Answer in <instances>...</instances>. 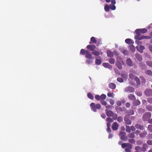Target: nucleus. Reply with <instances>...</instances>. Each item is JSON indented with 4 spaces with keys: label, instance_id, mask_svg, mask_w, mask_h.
<instances>
[{
    "label": "nucleus",
    "instance_id": "36",
    "mask_svg": "<svg viewBox=\"0 0 152 152\" xmlns=\"http://www.w3.org/2000/svg\"><path fill=\"white\" fill-rule=\"evenodd\" d=\"M106 121L109 123H112L113 120L112 118H110V117H107V118L106 119Z\"/></svg>",
    "mask_w": 152,
    "mask_h": 152
},
{
    "label": "nucleus",
    "instance_id": "53",
    "mask_svg": "<svg viewBox=\"0 0 152 152\" xmlns=\"http://www.w3.org/2000/svg\"><path fill=\"white\" fill-rule=\"evenodd\" d=\"M116 104L118 106H120L121 105L122 103L121 101L118 100L116 102Z\"/></svg>",
    "mask_w": 152,
    "mask_h": 152
},
{
    "label": "nucleus",
    "instance_id": "35",
    "mask_svg": "<svg viewBox=\"0 0 152 152\" xmlns=\"http://www.w3.org/2000/svg\"><path fill=\"white\" fill-rule=\"evenodd\" d=\"M104 9L106 12H108L110 10V7L108 4H107L105 6Z\"/></svg>",
    "mask_w": 152,
    "mask_h": 152
},
{
    "label": "nucleus",
    "instance_id": "59",
    "mask_svg": "<svg viewBox=\"0 0 152 152\" xmlns=\"http://www.w3.org/2000/svg\"><path fill=\"white\" fill-rule=\"evenodd\" d=\"M107 95L108 97H113V93L111 92H108L107 94Z\"/></svg>",
    "mask_w": 152,
    "mask_h": 152
},
{
    "label": "nucleus",
    "instance_id": "44",
    "mask_svg": "<svg viewBox=\"0 0 152 152\" xmlns=\"http://www.w3.org/2000/svg\"><path fill=\"white\" fill-rule=\"evenodd\" d=\"M146 109L149 111H152V106L148 105L146 107Z\"/></svg>",
    "mask_w": 152,
    "mask_h": 152
},
{
    "label": "nucleus",
    "instance_id": "19",
    "mask_svg": "<svg viewBox=\"0 0 152 152\" xmlns=\"http://www.w3.org/2000/svg\"><path fill=\"white\" fill-rule=\"evenodd\" d=\"M116 60L117 61L116 62L122 63L123 65H124V62L121 57L118 56L116 58Z\"/></svg>",
    "mask_w": 152,
    "mask_h": 152
},
{
    "label": "nucleus",
    "instance_id": "30",
    "mask_svg": "<svg viewBox=\"0 0 152 152\" xmlns=\"http://www.w3.org/2000/svg\"><path fill=\"white\" fill-rule=\"evenodd\" d=\"M135 43L137 44L138 45H140V48H144V46L141 45V42L139 40H136L135 41Z\"/></svg>",
    "mask_w": 152,
    "mask_h": 152
},
{
    "label": "nucleus",
    "instance_id": "10",
    "mask_svg": "<svg viewBox=\"0 0 152 152\" xmlns=\"http://www.w3.org/2000/svg\"><path fill=\"white\" fill-rule=\"evenodd\" d=\"M119 124L117 122H114L112 124V128L113 130H117L118 129Z\"/></svg>",
    "mask_w": 152,
    "mask_h": 152
},
{
    "label": "nucleus",
    "instance_id": "16",
    "mask_svg": "<svg viewBox=\"0 0 152 152\" xmlns=\"http://www.w3.org/2000/svg\"><path fill=\"white\" fill-rule=\"evenodd\" d=\"M125 42L126 44H133L134 43L133 40L129 38L126 39L125 40Z\"/></svg>",
    "mask_w": 152,
    "mask_h": 152
},
{
    "label": "nucleus",
    "instance_id": "46",
    "mask_svg": "<svg viewBox=\"0 0 152 152\" xmlns=\"http://www.w3.org/2000/svg\"><path fill=\"white\" fill-rule=\"evenodd\" d=\"M110 8L112 10H114L116 9L115 6V5H110Z\"/></svg>",
    "mask_w": 152,
    "mask_h": 152
},
{
    "label": "nucleus",
    "instance_id": "31",
    "mask_svg": "<svg viewBox=\"0 0 152 152\" xmlns=\"http://www.w3.org/2000/svg\"><path fill=\"white\" fill-rule=\"evenodd\" d=\"M139 29V32L144 34L147 31V29L144 28L143 29Z\"/></svg>",
    "mask_w": 152,
    "mask_h": 152
},
{
    "label": "nucleus",
    "instance_id": "32",
    "mask_svg": "<svg viewBox=\"0 0 152 152\" xmlns=\"http://www.w3.org/2000/svg\"><path fill=\"white\" fill-rule=\"evenodd\" d=\"M87 96L91 100H93L94 99V97L92 94L91 93H88L87 94Z\"/></svg>",
    "mask_w": 152,
    "mask_h": 152
},
{
    "label": "nucleus",
    "instance_id": "48",
    "mask_svg": "<svg viewBox=\"0 0 152 152\" xmlns=\"http://www.w3.org/2000/svg\"><path fill=\"white\" fill-rule=\"evenodd\" d=\"M135 93L138 96H141L142 95V92L139 91H136Z\"/></svg>",
    "mask_w": 152,
    "mask_h": 152
},
{
    "label": "nucleus",
    "instance_id": "39",
    "mask_svg": "<svg viewBox=\"0 0 152 152\" xmlns=\"http://www.w3.org/2000/svg\"><path fill=\"white\" fill-rule=\"evenodd\" d=\"M106 95L105 94H102L101 96H100V98L101 100H104V99H106Z\"/></svg>",
    "mask_w": 152,
    "mask_h": 152
},
{
    "label": "nucleus",
    "instance_id": "33",
    "mask_svg": "<svg viewBox=\"0 0 152 152\" xmlns=\"http://www.w3.org/2000/svg\"><path fill=\"white\" fill-rule=\"evenodd\" d=\"M128 142L129 143L132 144H135L136 142V140L132 138L128 140Z\"/></svg>",
    "mask_w": 152,
    "mask_h": 152
},
{
    "label": "nucleus",
    "instance_id": "24",
    "mask_svg": "<svg viewBox=\"0 0 152 152\" xmlns=\"http://www.w3.org/2000/svg\"><path fill=\"white\" fill-rule=\"evenodd\" d=\"M147 145L145 143L143 144L142 145V147L141 148V150L145 152L146 150V147Z\"/></svg>",
    "mask_w": 152,
    "mask_h": 152
},
{
    "label": "nucleus",
    "instance_id": "60",
    "mask_svg": "<svg viewBox=\"0 0 152 152\" xmlns=\"http://www.w3.org/2000/svg\"><path fill=\"white\" fill-rule=\"evenodd\" d=\"M86 61V62L88 64H91L93 62V61L92 60H87Z\"/></svg>",
    "mask_w": 152,
    "mask_h": 152
},
{
    "label": "nucleus",
    "instance_id": "20",
    "mask_svg": "<svg viewBox=\"0 0 152 152\" xmlns=\"http://www.w3.org/2000/svg\"><path fill=\"white\" fill-rule=\"evenodd\" d=\"M121 63L118 62H116L115 63V65L119 69H122Z\"/></svg>",
    "mask_w": 152,
    "mask_h": 152
},
{
    "label": "nucleus",
    "instance_id": "55",
    "mask_svg": "<svg viewBox=\"0 0 152 152\" xmlns=\"http://www.w3.org/2000/svg\"><path fill=\"white\" fill-rule=\"evenodd\" d=\"M147 143L148 145H152V140H148L147 141Z\"/></svg>",
    "mask_w": 152,
    "mask_h": 152
},
{
    "label": "nucleus",
    "instance_id": "63",
    "mask_svg": "<svg viewBox=\"0 0 152 152\" xmlns=\"http://www.w3.org/2000/svg\"><path fill=\"white\" fill-rule=\"evenodd\" d=\"M130 129H131V130L132 131H135V130H136V129H135V127L133 126H131Z\"/></svg>",
    "mask_w": 152,
    "mask_h": 152
},
{
    "label": "nucleus",
    "instance_id": "14",
    "mask_svg": "<svg viewBox=\"0 0 152 152\" xmlns=\"http://www.w3.org/2000/svg\"><path fill=\"white\" fill-rule=\"evenodd\" d=\"M102 65L106 68H108L111 69L112 68V66L109 64L108 63H104L102 64Z\"/></svg>",
    "mask_w": 152,
    "mask_h": 152
},
{
    "label": "nucleus",
    "instance_id": "41",
    "mask_svg": "<svg viewBox=\"0 0 152 152\" xmlns=\"http://www.w3.org/2000/svg\"><path fill=\"white\" fill-rule=\"evenodd\" d=\"M135 80L137 82V85H139L140 84V79L137 77H135L134 78Z\"/></svg>",
    "mask_w": 152,
    "mask_h": 152
},
{
    "label": "nucleus",
    "instance_id": "57",
    "mask_svg": "<svg viewBox=\"0 0 152 152\" xmlns=\"http://www.w3.org/2000/svg\"><path fill=\"white\" fill-rule=\"evenodd\" d=\"M148 102L151 104H152V98H149L147 99Z\"/></svg>",
    "mask_w": 152,
    "mask_h": 152
},
{
    "label": "nucleus",
    "instance_id": "23",
    "mask_svg": "<svg viewBox=\"0 0 152 152\" xmlns=\"http://www.w3.org/2000/svg\"><path fill=\"white\" fill-rule=\"evenodd\" d=\"M128 97L129 99L132 101H134L136 99L135 96L132 94L129 95Z\"/></svg>",
    "mask_w": 152,
    "mask_h": 152
},
{
    "label": "nucleus",
    "instance_id": "28",
    "mask_svg": "<svg viewBox=\"0 0 152 152\" xmlns=\"http://www.w3.org/2000/svg\"><path fill=\"white\" fill-rule=\"evenodd\" d=\"M145 73L148 75H152V72L151 70H146L145 72Z\"/></svg>",
    "mask_w": 152,
    "mask_h": 152
},
{
    "label": "nucleus",
    "instance_id": "58",
    "mask_svg": "<svg viewBox=\"0 0 152 152\" xmlns=\"http://www.w3.org/2000/svg\"><path fill=\"white\" fill-rule=\"evenodd\" d=\"M110 104L113 105L114 104V101L113 99H110Z\"/></svg>",
    "mask_w": 152,
    "mask_h": 152
},
{
    "label": "nucleus",
    "instance_id": "21",
    "mask_svg": "<svg viewBox=\"0 0 152 152\" xmlns=\"http://www.w3.org/2000/svg\"><path fill=\"white\" fill-rule=\"evenodd\" d=\"M136 58L139 61H141L142 60V56L138 53H136L135 55Z\"/></svg>",
    "mask_w": 152,
    "mask_h": 152
},
{
    "label": "nucleus",
    "instance_id": "11",
    "mask_svg": "<svg viewBox=\"0 0 152 152\" xmlns=\"http://www.w3.org/2000/svg\"><path fill=\"white\" fill-rule=\"evenodd\" d=\"M145 95L148 96H152V90L146 89L145 91Z\"/></svg>",
    "mask_w": 152,
    "mask_h": 152
},
{
    "label": "nucleus",
    "instance_id": "61",
    "mask_svg": "<svg viewBox=\"0 0 152 152\" xmlns=\"http://www.w3.org/2000/svg\"><path fill=\"white\" fill-rule=\"evenodd\" d=\"M141 150L140 147L139 146H136L135 147V150L136 151H138Z\"/></svg>",
    "mask_w": 152,
    "mask_h": 152
},
{
    "label": "nucleus",
    "instance_id": "13",
    "mask_svg": "<svg viewBox=\"0 0 152 152\" xmlns=\"http://www.w3.org/2000/svg\"><path fill=\"white\" fill-rule=\"evenodd\" d=\"M85 57L86 58L90 59H94V57L91 54V53L88 51L87 53L86 54Z\"/></svg>",
    "mask_w": 152,
    "mask_h": 152
},
{
    "label": "nucleus",
    "instance_id": "22",
    "mask_svg": "<svg viewBox=\"0 0 152 152\" xmlns=\"http://www.w3.org/2000/svg\"><path fill=\"white\" fill-rule=\"evenodd\" d=\"M132 104L133 105L135 106H137L139 105L140 104V102L138 100H134Z\"/></svg>",
    "mask_w": 152,
    "mask_h": 152
},
{
    "label": "nucleus",
    "instance_id": "56",
    "mask_svg": "<svg viewBox=\"0 0 152 152\" xmlns=\"http://www.w3.org/2000/svg\"><path fill=\"white\" fill-rule=\"evenodd\" d=\"M137 144L138 145H140L142 144V141L140 140H138L136 142Z\"/></svg>",
    "mask_w": 152,
    "mask_h": 152
},
{
    "label": "nucleus",
    "instance_id": "26",
    "mask_svg": "<svg viewBox=\"0 0 152 152\" xmlns=\"http://www.w3.org/2000/svg\"><path fill=\"white\" fill-rule=\"evenodd\" d=\"M109 87L112 89H114L115 88L116 85L113 83H110L109 84Z\"/></svg>",
    "mask_w": 152,
    "mask_h": 152
},
{
    "label": "nucleus",
    "instance_id": "5",
    "mask_svg": "<svg viewBox=\"0 0 152 152\" xmlns=\"http://www.w3.org/2000/svg\"><path fill=\"white\" fill-rule=\"evenodd\" d=\"M130 116L128 115H126L124 118L125 124L126 125H131L132 124V121L130 119Z\"/></svg>",
    "mask_w": 152,
    "mask_h": 152
},
{
    "label": "nucleus",
    "instance_id": "15",
    "mask_svg": "<svg viewBox=\"0 0 152 152\" xmlns=\"http://www.w3.org/2000/svg\"><path fill=\"white\" fill-rule=\"evenodd\" d=\"M126 62L128 65L130 66H132L133 65V64L131 59L129 58L126 60Z\"/></svg>",
    "mask_w": 152,
    "mask_h": 152
},
{
    "label": "nucleus",
    "instance_id": "27",
    "mask_svg": "<svg viewBox=\"0 0 152 152\" xmlns=\"http://www.w3.org/2000/svg\"><path fill=\"white\" fill-rule=\"evenodd\" d=\"M96 40L95 37H92L91 38V42H90V44H91V43L95 44L96 43Z\"/></svg>",
    "mask_w": 152,
    "mask_h": 152
},
{
    "label": "nucleus",
    "instance_id": "8",
    "mask_svg": "<svg viewBox=\"0 0 152 152\" xmlns=\"http://www.w3.org/2000/svg\"><path fill=\"white\" fill-rule=\"evenodd\" d=\"M126 133L125 132H121L119 134V135L120 136L121 139L124 141L127 140V138L126 136Z\"/></svg>",
    "mask_w": 152,
    "mask_h": 152
},
{
    "label": "nucleus",
    "instance_id": "2",
    "mask_svg": "<svg viewBox=\"0 0 152 152\" xmlns=\"http://www.w3.org/2000/svg\"><path fill=\"white\" fill-rule=\"evenodd\" d=\"M90 106L91 110L94 112H96L97 109H99L101 108V105L99 104H95L94 103H91Z\"/></svg>",
    "mask_w": 152,
    "mask_h": 152
},
{
    "label": "nucleus",
    "instance_id": "47",
    "mask_svg": "<svg viewBox=\"0 0 152 152\" xmlns=\"http://www.w3.org/2000/svg\"><path fill=\"white\" fill-rule=\"evenodd\" d=\"M95 99L97 100L101 101V99L100 98V96L99 95H96L95 96Z\"/></svg>",
    "mask_w": 152,
    "mask_h": 152
},
{
    "label": "nucleus",
    "instance_id": "42",
    "mask_svg": "<svg viewBox=\"0 0 152 152\" xmlns=\"http://www.w3.org/2000/svg\"><path fill=\"white\" fill-rule=\"evenodd\" d=\"M147 65L149 66L152 67V62L149 61L146 62Z\"/></svg>",
    "mask_w": 152,
    "mask_h": 152
},
{
    "label": "nucleus",
    "instance_id": "9",
    "mask_svg": "<svg viewBox=\"0 0 152 152\" xmlns=\"http://www.w3.org/2000/svg\"><path fill=\"white\" fill-rule=\"evenodd\" d=\"M135 89L132 86H129L126 88L125 89V91L127 92L133 93Z\"/></svg>",
    "mask_w": 152,
    "mask_h": 152
},
{
    "label": "nucleus",
    "instance_id": "43",
    "mask_svg": "<svg viewBox=\"0 0 152 152\" xmlns=\"http://www.w3.org/2000/svg\"><path fill=\"white\" fill-rule=\"evenodd\" d=\"M126 130L127 132L129 133L131 132L130 127L129 126H126Z\"/></svg>",
    "mask_w": 152,
    "mask_h": 152
},
{
    "label": "nucleus",
    "instance_id": "38",
    "mask_svg": "<svg viewBox=\"0 0 152 152\" xmlns=\"http://www.w3.org/2000/svg\"><path fill=\"white\" fill-rule=\"evenodd\" d=\"M109 62L111 64H113L115 63V60L114 58H111L109 59Z\"/></svg>",
    "mask_w": 152,
    "mask_h": 152
},
{
    "label": "nucleus",
    "instance_id": "54",
    "mask_svg": "<svg viewBox=\"0 0 152 152\" xmlns=\"http://www.w3.org/2000/svg\"><path fill=\"white\" fill-rule=\"evenodd\" d=\"M148 129L150 132H152V125H149L148 126Z\"/></svg>",
    "mask_w": 152,
    "mask_h": 152
},
{
    "label": "nucleus",
    "instance_id": "3",
    "mask_svg": "<svg viewBox=\"0 0 152 152\" xmlns=\"http://www.w3.org/2000/svg\"><path fill=\"white\" fill-rule=\"evenodd\" d=\"M135 32L137 35L134 36L135 39L141 40L143 39H145V36H143L140 37V33L139 32V29H137L135 31Z\"/></svg>",
    "mask_w": 152,
    "mask_h": 152
},
{
    "label": "nucleus",
    "instance_id": "50",
    "mask_svg": "<svg viewBox=\"0 0 152 152\" xmlns=\"http://www.w3.org/2000/svg\"><path fill=\"white\" fill-rule=\"evenodd\" d=\"M137 50L141 53L143 52V50L145 49V48H136Z\"/></svg>",
    "mask_w": 152,
    "mask_h": 152
},
{
    "label": "nucleus",
    "instance_id": "25",
    "mask_svg": "<svg viewBox=\"0 0 152 152\" xmlns=\"http://www.w3.org/2000/svg\"><path fill=\"white\" fill-rule=\"evenodd\" d=\"M107 54L108 56L109 57H112L113 56V53L110 50H107Z\"/></svg>",
    "mask_w": 152,
    "mask_h": 152
},
{
    "label": "nucleus",
    "instance_id": "64",
    "mask_svg": "<svg viewBox=\"0 0 152 152\" xmlns=\"http://www.w3.org/2000/svg\"><path fill=\"white\" fill-rule=\"evenodd\" d=\"M86 48H96V46L94 45H88L87 46Z\"/></svg>",
    "mask_w": 152,
    "mask_h": 152
},
{
    "label": "nucleus",
    "instance_id": "18",
    "mask_svg": "<svg viewBox=\"0 0 152 152\" xmlns=\"http://www.w3.org/2000/svg\"><path fill=\"white\" fill-rule=\"evenodd\" d=\"M135 127L137 129H139L140 130H143L144 129V126L139 124H136L135 125Z\"/></svg>",
    "mask_w": 152,
    "mask_h": 152
},
{
    "label": "nucleus",
    "instance_id": "6",
    "mask_svg": "<svg viewBox=\"0 0 152 152\" xmlns=\"http://www.w3.org/2000/svg\"><path fill=\"white\" fill-rule=\"evenodd\" d=\"M89 50L91 51H92L91 53L96 56H98L100 54H102V52H100L99 51L94 50V48H88Z\"/></svg>",
    "mask_w": 152,
    "mask_h": 152
},
{
    "label": "nucleus",
    "instance_id": "17",
    "mask_svg": "<svg viewBox=\"0 0 152 152\" xmlns=\"http://www.w3.org/2000/svg\"><path fill=\"white\" fill-rule=\"evenodd\" d=\"M147 134V132L145 131H144L141 133L140 134V136L141 138H144Z\"/></svg>",
    "mask_w": 152,
    "mask_h": 152
},
{
    "label": "nucleus",
    "instance_id": "12",
    "mask_svg": "<svg viewBox=\"0 0 152 152\" xmlns=\"http://www.w3.org/2000/svg\"><path fill=\"white\" fill-rule=\"evenodd\" d=\"M106 114L107 116L108 117H112L114 116L115 114L111 110H108L107 109L105 110Z\"/></svg>",
    "mask_w": 152,
    "mask_h": 152
},
{
    "label": "nucleus",
    "instance_id": "1",
    "mask_svg": "<svg viewBox=\"0 0 152 152\" xmlns=\"http://www.w3.org/2000/svg\"><path fill=\"white\" fill-rule=\"evenodd\" d=\"M121 147L123 148H125V152H131V149L132 148L133 145L129 143H124L122 144Z\"/></svg>",
    "mask_w": 152,
    "mask_h": 152
},
{
    "label": "nucleus",
    "instance_id": "49",
    "mask_svg": "<svg viewBox=\"0 0 152 152\" xmlns=\"http://www.w3.org/2000/svg\"><path fill=\"white\" fill-rule=\"evenodd\" d=\"M135 75L132 74L130 73L129 75V77L130 79H132L135 78Z\"/></svg>",
    "mask_w": 152,
    "mask_h": 152
},
{
    "label": "nucleus",
    "instance_id": "34",
    "mask_svg": "<svg viewBox=\"0 0 152 152\" xmlns=\"http://www.w3.org/2000/svg\"><path fill=\"white\" fill-rule=\"evenodd\" d=\"M128 137L130 138L134 139L135 138V136L134 134L132 133H130L128 135Z\"/></svg>",
    "mask_w": 152,
    "mask_h": 152
},
{
    "label": "nucleus",
    "instance_id": "62",
    "mask_svg": "<svg viewBox=\"0 0 152 152\" xmlns=\"http://www.w3.org/2000/svg\"><path fill=\"white\" fill-rule=\"evenodd\" d=\"M147 138L148 139H152V134H148L147 136Z\"/></svg>",
    "mask_w": 152,
    "mask_h": 152
},
{
    "label": "nucleus",
    "instance_id": "40",
    "mask_svg": "<svg viewBox=\"0 0 152 152\" xmlns=\"http://www.w3.org/2000/svg\"><path fill=\"white\" fill-rule=\"evenodd\" d=\"M127 113L128 114V115L129 116L130 115H132L134 114V112L132 110H129V111H127Z\"/></svg>",
    "mask_w": 152,
    "mask_h": 152
},
{
    "label": "nucleus",
    "instance_id": "51",
    "mask_svg": "<svg viewBox=\"0 0 152 152\" xmlns=\"http://www.w3.org/2000/svg\"><path fill=\"white\" fill-rule=\"evenodd\" d=\"M119 110L121 112L125 111L126 110V108L125 107H123V108L119 107Z\"/></svg>",
    "mask_w": 152,
    "mask_h": 152
},
{
    "label": "nucleus",
    "instance_id": "37",
    "mask_svg": "<svg viewBox=\"0 0 152 152\" xmlns=\"http://www.w3.org/2000/svg\"><path fill=\"white\" fill-rule=\"evenodd\" d=\"M102 63L101 60L100 59H96L95 60V63L96 64L99 65L100 64Z\"/></svg>",
    "mask_w": 152,
    "mask_h": 152
},
{
    "label": "nucleus",
    "instance_id": "4",
    "mask_svg": "<svg viewBox=\"0 0 152 152\" xmlns=\"http://www.w3.org/2000/svg\"><path fill=\"white\" fill-rule=\"evenodd\" d=\"M151 116V113L146 112L144 113L142 116V119L144 121H148Z\"/></svg>",
    "mask_w": 152,
    "mask_h": 152
},
{
    "label": "nucleus",
    "instance_id": "7",
    "mask_svg": "<svg viewBox=\"0 0 152 152\" xmlns=\"http://www.w3.org/2000/svg\"><path fill=\"white\" fill-rule=\"evenodd\" d=\"M113 118L114 120H117V121L119 123L123 122V118L122 116H119L118 117L117 115L115 113V114L114 115Z\"/></svg>",
    "mask_w": 152,
    "mask_h": 152
},
{
    "label": "nucleus",
    "instance_id": "45",
    "mask_svg": "<svg viewBox=\"0 0 152 152\" xmlns=\"http://www.w3.org/2000/svg\"><path fill=\"white\" fill-rule=\"evenodd\" d=\"M101 104L103 105L106 106L107 105V102L104 100H101L100 101Z\"/></svg>",
    "mask_w": 152,
    "mask_h": 152
},
{
    "label": "nucleus",
    "instance_id": "29",
    "mask_svg": "<svg viewBox=\"0 0 152 152\" xmlns=\"http://www.w3.org/2000/svg\"><path fill=\"white\" fill-rule=\"evenodd\" d=\"M88 51V50H85L84 49H82L81 50L80 53L81 54L86 55Z\"/></svg>",
    "mask_w": 152,
    "mask_h": 152
},
{
    "label": "nucleus",
    "instance_id": "52",
    "mask_svg": "<svg viewBox=\"0 0 152 152\" xmlns=\"http://www.w3.org/2000/svg\"><path fill=\"white\" fill-rule=\"evenodd\" d=\"M117 80L120 83H122L123 82V79L120 77H118L117 78Z\"/></svg>",
    "mask_w": 152,
    "mask_h": 152
}]
</instances>
